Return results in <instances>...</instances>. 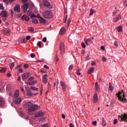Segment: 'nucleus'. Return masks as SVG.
Returning a JSON list of instances; mask_svg holds the SVG:
<instances>
[{
	"mask_svg": "<svg viewBox=\"0 0 127 127\" xmlns=\"http://www.w3.org/2000/svg\"><path fill=\"white\" fill-rule=\"evenodd\" d=\"M59 60V59H58V57H56L55 58H54V61L55 62H58Z\"/></svg>",
	"mask_w": 127,
	"mask_h": 127,
	"instance_id": "ea45409f",
	"label": "nucleus"
},
{
	"mask_svg": "<svg viewBox=\"0 0 127 127\" xmlns=\"http://www.w3.org/2000/svg\"><path fill=\"white\" fill-rule=\"evenodd\" d=\"M91 65L92 66H95V65H96V62H95V61H93L91 63Z\"/></svg>",
	"mask_w": 127,
	"mask_h": 127,
	"instance_id": "4d7b16f0",
	"label": "nucleus"
},
{
	"mask_svg": "<svg viewBox=\"0 0 127 127\" xmlns=\"http://www.w3.org/2000/svg\"><path fill=\"white\" fill-rule=\"evenodd\" d=\"M41 44H42V42H41V41H39L37 43V45H38V46H39V47H40V48H42V46L41 45Z\"/></svg>",
	"mask_w": 127,
	"mask_h": 127,
	"instance_id": "c9c22d12",
	"label": "nucleus"
},
{
	"mask_svg": "<svg viewBox=\"0 0 127 127\" xmlns=\"http://www.w3.org/2000/svg\"><path fill=\"white\" fill-rule=\"evenodd\" d=\"M109 91H111V92H113V91H114V87H113V86H112V85H111V82L109 83Z\"/></svg>",
	"mask_w": 127,
	"mask_h": 127,
	"instance_id": "2f4dec72",
	"label": "nucleus"
},
{
	"mask_svg": "<svg viewBox=\"0 0 127 127\" xmlns=\"http://www.w3.org/2000/svg\"><path fill=\"white\" fill-rule=\"evenodd\" d=\"M120 19H121V16L119 15L118 17H116V18H113V21L114 22H118L119 20H120Z\"/></svg>",
	"mask_w": 127,
	"mask_h": 127,
	"instance_id": "bb28decb",
	"label": "nucleus"
},
{
	"mask_svg": "<svg viewBox=\"0 0 127 127\" xmlns=\"http://www.w3.org/2000/svg\"><path fill=\"white\" fill-rule=\"evenodd\" d=\"M43 127H48V125L47 124H45Z\"/></svg>",
	"mask_w": 127,
	"mask_h": 127,
	"instance_id": "774afa93",
	"label": "nucleus"
},
{
	"mask_svg": "<svg viewBox=\"0 0 127 127\" xmlns=\"http://www.w3.org/2000/svg\"><path fill=\"white\" fill-rule=\"evenodd\" d=\"M23 67L26 69H27V68L29 67V65H28V64H26L23 65Z\"/></svg>",
	"mask_w": 127,
	"mask_h": 127,
	"instance_id": "79ce46f5",
	"label": "nucleus"
},
{
	"mask_svg": "<svg viewBox=\"0 0 127 127\" xmlns=\"http://www.w3.org/2000/svg\"><path fill=\"white\" fill-rule=\"evenodd\" d=\"M114 45H115V46H116V47H119V45L118 44V42H117V41H115Z\"/></svg>",
	"mask_w": 127,
	"mask_h": 127,
	"instance_id": "49530a36",
	"label": "nucleus"
},
{
	"mask_svg": "<svg viewBox=\"0 0 127 127\" xmlns=\"http://www.w3.org/2000/svg\"><path fill=\"white\" fill-rule=\"evenodd\" d=\"M38 110V105L35 104L32 105V106L28 109V113L30 116L33 114V112L37 111Z\"/></svg>",
	"mask_w": 127,
	"mask_h": 127,
	"instance_id": "7ed1b4c3",
	"label": "nucleus"
},
{
	"mask_svg": "<svg viewBox=\"0 0 127 127\" xmlns=\"http://www.w3.org/2000/svg\"><path fill=\"white\" fill-rule=\"evenodd\" d=\"M44 67H45L46 69H47L48 70H49V67L48 66H47V65L45 64L44 65Z\"/></svg>",
	"mask_w": 127,
	"mask_h": 127,
	"instance_id": "3c124183",
	"label": "nucleus"
},
{
	"mask_svg": "<svg viewBox=\"0 0 127 127\" xmlns=\"http://www.w3.org/2000/svg\"><path fill=\"white\" fill-rule=\"evenodd\" d=\"M92 125H93V126H97V121H93V122H92Z\"/></svg>",
	"mask_w": 127,
	"mask_h": 127,
	"instance_id": "864d4df0",
	"label": "nucleus"
},
{
	"mask_svg": "<svg viewBox=\"0 0 127 127\" xmlns=\"http://www.w3.org/2000/svg\"><path fill=\"white\" fill-rule=\"evenodd\" d=\"M6 71V68L4 67L0 69V73H4V72Z\"/></svg>",
	"mask_w": 127,
	"mask_h": 127,
	"instance_id": "72a5a7b5",
	"label": "nucleus"
},
{
	"mask_svg": "<svg viewBox=\"0 0 127 127\" xmlns=\"http://www.w3.org/2000/svg\"><path fill=\"white\" fill-rule=\"evenodd\" d=\"M44 0V4L45 5V6H50V5H51V4H50V2H49V1H47V0Z\"/></svg>",
	"mask_w": 127,
	"mask_h": 127,
	"instance_id": "412c9836",
	"label": "nucleus"
},
{
	"mask_svg": "<svg viewBox=\"0 0 127 127\" xmlns=\"http://www.w3.org/2000/svg\"><path fill=\"white\" fill-rule=\"evenodd\" d=\"M11 31L9 29H5L2 30V33L4 35H9Z\"/></svg>",
	"mask_w": 127,
	"mask_h": 127,
	"instance_id": "0eeeda50",
	"label": "nucleus"
},
{
	"mask_svg": "<svg viewBox=\"0 0 127 127\" xmlns=\"http://www.w3.org/2000/svg\"><path fill=\"white\" fill-rule=\"evenodd\" d=\"M21 91H22V92H24V88H23V87H21Z\"/></svg>",
	"mask_w": 127,
	"mask_h": 127,
	"instance_id": "338daca9",
	"label": "nucleus"
},
{
	"mask_svg": "<svg viewBox=\"0 0 127 127\" xmlns=\"http://www.w3.org/2000/svg\"><path fill=\"white\" fill-rule=\"evenodd\" d=\"M69 127H75V126H74V125L72 123H70L69 124Z\"/></svg>",
	"mask_w": 127,
	"mask_h": 127,
	"instance_id": "bf43d9fd",
	"label": "nucleus"
},
{
	"mask_svg": "<svg viewBox=\"0 0 127 127\" xmlns=\"http://www.w3.org/2000/svg\"><path fill=\"white\" fill-rule=\"evenodd\" d=\"M62 118L63 119H65V118H66V117L65 116V115H64V114H63V115H62Z\"/></svg>",
	"mask_w": 127,
	"mask_h": 127,
	"instance_id": "69168bd1",
	"label": "nucleus"
},
{
	"mask_svg": "<svg viewBox=\"0 0 127 127\" xmlns=\"http://www.w3.org/2000/svg\"><path fill=\"white\" fill-rule=\"evenodd\" d=\"M118 32H122L123 31V26H119L117 27Z\"/></svg>",
	"mask_w": 127,
	"mask_h": 127,
	"instance_id": "c85d7f7f",
	"label": "nucleus"
},
{
	"mask_svg": "<svg viewBox=\"0 0 127 127\" xmlns=\"http://www.w3.org/2000/svg\"><path fill=\"white\" fill-rule=\"evenodd\" d=\"M60 84H61V87H62L63 88V91L65 92V91L66 90V83H65V82L63 81H61Z\"/></svg>",
	"mask_w": 127,
	"mask_h": 127,
	"instance_id": "ddd939ff",
	"label": "nucleus"
},
{
	"mask_svg": "<svg viewBox=\"0 0 127 127\" xmlns=\"http://www.w3.org/2000/svg\"><path fill=\"white\" fill-rule=\"evenodd\" d=\"M122 91H119L118 93L116 94L117 97H118V99L121 102H123V103H126L127 100L125 98V93H124V90H122Z\"/></svg>",
	"mask_w": 127,
	"mask_h": 127,
	"instance_id": "f03ea898",
	"label": "nucleus"
},
{
	"mask_svg": "<svg viewBox=\"0 0 127 127\" xmlns=\"http://www.w3.org/2000/svg\"><path fill=\"white\" fill-rule=\"evenodd\" d=\"M84 42L85 43V44L86 45L89 46L90 44L89 43H93V41L91 39V38H88V39H84Z\"/></svg>",
	"mask_w": 127,
	"mask_h": 127,
	"instance_id": "9d476101",
	"label": "nucleus"
},
{
	"mask_svg": "<svg viewBox=\"0 0 127 127\" xmlns=\"http://www.w3.org/2000/svg\"><path fill=\"white\" fill-rule=\"evenodd\" d=\"M14 102L16 105H19L21 103V98L19 97L18 90H16L14 93Z\"/></svg>",
	"mask_w": 127,
	"mask_h": 127,
	"instance_id": "f257e3e1",
	"label": "nucleus"
},
{
	"mask_svg": "<svg viewBox=\"0 0 127 127\" xmlns=\"http://www.w3.org/2000/svg\"><path fill=\"white\" fill-rule=\"evenodd\" d=\"M72 69H73V65L71 64L68 67V70H72Z\"/></svg>",
	"mask_w": 127,
	"mask_h": 127,
	"instance_id": "a18cd8bd",
	"label": "nucleus"
},
{
	"mask_svg": "<svg viewBox=\"0 0 127 127\" xmlns=\"http://www.w3.org/2000/svg\"><path fill=\"white\" fill-rule=\"evenodd\" d=\"M98 95H97V94H94V96H93V101L94 103H97V102H98Z\"/></svg>",
	"mask_w": 127,
	"mask_h": 127,
	"instance_id": "393cba45",
	"label": "nucleus"
},
{
	"mask_svg": "<svg viewBox=\"0 0 127 127\" xmlns=\"http://www.w3.org/2000/svg\"><path fill=\"white\" fill-rule=\"evenodd\" d=\"M43 42H44V43L46 42V41H47V38H46V37H44V38L43 39Z\"/></svg>",
	"mask_w": 127,
	"mask_h": 127,
	"instance_id": "8fccbe9b",
	"label": "nucleus"
},
{
	"mask_svg": "<svg viewBox=\"0 0 127 127\" xmlns=\"http://www.w3.org/2000/svg\"><path fill=\"white\" fill-rule=\"evenodd\" d=\"M37 18H39V19H40V17H40V15H39V14H37V16L36 17Z\"/></svg>",
	"mask_w": 127,
	"mask_h": 127,
	"instance_id": "13d9d810",
	"label": "nucleus"
},
{
	"mask_svg": "<svg viewBox=\"0 0 127 127\" xmlns=\"http://www.w3.org/2000/svg\"><path fill=\"white\" fill-rule=\"evenodd\" d=\"M7 77H8V78L11 77V74L10 73H7L6 75Z\"/></svg>",
	"mask_w": 127,
	"mask_h": 127,
	"instance_id": "680f3d73",
	"label": "nucleus"
},
{
	"mask_svg": "<svg viewBox=\"0 0 127 127\" xmlns=\"http://www.w3.org/2000/svg\"><path fill=\"white\" fill-rule=\"evenodd\" d=\"M124 4L125 6L127 7V0H125Z\"/></svg>",
	"mask_w": 127,
	"mask_h": 127,
	"instance_id": "de8ad7c7",
	"label": "nucleus"
},
{
	"mask_svg": "<svg viewBox=\"0 0 127 127\" xmlns=\"http://www.w3.org/2000/svg\"><path fill=\"white\" fill-rule=\"evenodd\" d=\"M43 116H44V112L42 111H39L35 114L36 118H40L41 117H43Z\"/></svg>",
	"mask_w": 127,
	"mask_h": 127,
	"instance_id": "6e6552de",
	"label": "nucleus"
},
{
	"mask_svg": "<svg viewBox=\"0 0 127 127\" xmlns=\"http://www.w3.org/2000/svg\"><path fill=\"white\" fill-rule=\"evenodd\" d=\"M31 89L33 90V91H36V92H38V88L35 87H31Z\"/></svg>",
	"mask_w": 127,
	"mask_h": 127,
	"instance_id": "f704fd0d",
	"label": "nucleus"
},
{
	"mask_svg": "<svg viewBox=\"0 0 127 127\" xmlns=\"http://www.w3.org/2000/svg\"><path fill=\"white\" fill-rule=\"evenodd\" d=\"M34 77H31L29 78L28 80L27 81V85H34V84L36 83L37 82L36 80H34Z\"/></svg>",
	"mask_w": 127,
	"mask_h": 127,
	"instance_id": "423d86ee",
	"label": "nucleus"
},
{
	"mask_svg": "<svg viewBox=\"0 0 127 127\" xmlns=\"http://www.w3.org/2000/svg\"><path fill=\"white\" fill-rule=\"evenodd\" d=\"M76 74L77 75H78V76H80V75H81V73H80V71H79V70L78 69L77 71H76Z\"/></svg>",
	"mask_w": 127,
	"mask_h": 127,
	"instance_id": "09e8293b",
	"label": "nucleus"
},
{
	"mask_svg": "<svg viewBox=\"0 0 127 127\" xmlns=\"http://www.w3.org/2000/svg\"><path fill=\"white\" fill-rule=\"evenodd\" d=\"M32 22L35 24H38V20L36 18H32Z\"/></svg>",
	"mask_w": 127,
	"mask_h": 127,
	"instance_id": "cd10ccee",
	"label": "nucleus"
},
{
	"mask_svg": "<svg viewBox=\"0 0 127 127\" xmlns=\"http://www.w3.org/2000/svg\"><path fill=\"white\" fill-rule=\"evenodd\" d=\"M94 67H91L87 71V74H88V75H90V74H92V73H93V72H94Z\"/></svg>",
	"mask_w": 127,
	"mask_h": 127,
	"instance_id": "b1692460",
	"label": "nucleus"
},
{
	"mask_svg": "<svg viewBox=\"0 0 127 127\" xmlns=\"http://www.w3.org/2000/svg\"><path fill=\"white\" fill-rule=\"evenodd\" d=\"M29 6V4H28V3L24 4L23 7V10L24 12H26V11H27V9H28Z\"/></svg>",
	"mask_w": 127,
	"mask_h": 127,
	"instance_id": "4468645a",
	"label": "nucleus"
},
{
	"mask_svg": "<svg viewBox=\"0 0 127 127\" xmlns=\"http://www.w3.org/2000/svg\"><path fill=\"white\" fill-rule=\"evenodd\" d=\"M48 75L47 74H45L44 75L42 76L43 78V82L44 84H47V82H48V79L46 77H47Z\"/></svg>",
	"mask_w": 127,
	"mask_h": 127,
	"instance_id": "9b49d317",
	"label": "nucleus"
},
{
	"mask_svg": "<svg viewBox=\"0 0 127 127\" xmlns=\"http://www.w3.org/2000/svg\"><path fill=\"white\" fill-rule=\"evenodd\" d=\"M30 57L31 58H34L35 57V54L32 53L30 54Z\"/></svg>",
	"mask_w": 127,
	"mask_h": 127,
	"instance_id": "37998d69",
	"label": "nucleus"
},
{
	"mask_svg": "<svg viewBox=\"0 0 127 127\" xmlns=\"http://www.w3.org/2000/svg\"><path fill=\"white\" fill-rule=\"evenodd\" d=\"M18 42H20V43H25V37H21L19 38Z\"/></svg>",
	"mask_w": 127,
	"mask_h": 127,
	"instance_id": "f3484780",
	"label": "nucleus"
},
{
	"mask_svg": "<svg viewBox=\"0 0 127 127\" xmlns=\"http://www.w3.org/2000/svg\"><path fill=\"white\" fill-rule=\"evenodd\" d=\"M102 61H103V62H106V61H107V59H106V58H105V57H103L102 58Z\"/></svg>",
	"mask_w": 127,
	"mask_h": 127,
	"instance_id": "603ef678",
	"label": "nucleus"
},
{
	"mask_svg": "<svg viewBox=\"0 0 127 127\" xmlns=\"http://www.w3.org/2000/svg\"><path fill=\"white\" fill-rule=\"evenodd\" d=\"M66 32V29L64 27H63L61 29V30L60 31V34L61 35H63Z\"/></svg>",
	"mask_w": 127,
	"mask_h": 127,
	"instance_id": "aec40b11",
	"label": "nucleus"
},
{
	"mask_svg": "<svg viewBox=\"0 0 127 127\" xmlns=\"http://www.w3.org/2000/svg\"><path fill=\"white\" fill-rule=\"evenodd\" d=\"M31 17H33V18H35V17H36V15L33 14L31 15Z\"/></svg>",
	"mask_w": 127,
	"mask_h": 127,
	"instance_id": "0e129e2a",
	"label": "nucleus"
},
{
	"mask_svg": "<svg viewBox=\"0 0 127 127\" xmlns=\"http://www.w3.org/2000/svg\"><path fill=\"white\" fill-rule=\"evenodd\" d=\"M19 72H20V73H22V72H23V69H22V68H19Z\"/></svg>",
	"mask_w": 127,
	"mask_h": 127,
	"instance_id": "052dcab7",
	"label": "nucleus"
},
{
	"mask_svg": "<svg viewBox=\"0 0 127 127\" xmlns=\"http://www.w3.org/2000/svg\"><path fill=\"white\" fill-rule=\"evenodd\" d=\"M0 92L1 93H3V92H4V88L3 87H1L0 89Z\"/></svg>",
	"mask_w": 127,
	"mask_h": 127,
	"instance_id": "c03bdc74",
	"label": "nucleus"
},
{
	"mask_svg": "<svg viewBox=\"0 0 127 127\" xmlns=\"http://www.w3.org/2000/svg\"><path fill=\"white\" fill-rule=\"evenodd\" d=\"M30 38H31V37H30V36H27L26 37V39H27V40H29Z\"/></svg>",
	"mask_w": 127,
	"mask_h": 127,
	"instance_id": "5fc2aeb1",
	"label": "nucleus"
},
{
	"mask_svg": "<svg viewBox=\"0 0 127 127\" xmlns=\"http://www.w3.org/2000/svg\"><path fill=\"white\" fill-rule=\"evenodd\" d=\"M28 29L29 31H30L31 32H33V31H34V28H33V27L28 28Z\"/></svg>",
	"mask_w": 127,
	"mask_h": 127,
	"instance_id": "e433bc0d",
	"label": "nucleus"
},
{
	"mask_svg": "<svg viewBox=\"0 0 127 127\" xmlns=\"http://www.w3.org/2000/svg\"><path fill=\"white\" fill-rule=\"evenodd\" d=\"M102 125L103 127H106L107 126V123L105 121L104 118H102Z\"/></svg>",
	"mask_w": 127,
	"mask_h": 127,
	"instance_id": "c756f323",
	"label": "nucleus"
},
{
	"mask_svg": "<svg viewBox=\"0 0 127 127\" xmlns=\"http://www.w3.org/2000/svg\"><path fill=\"white\" fill-rule=\"evenodd\" d=\"M81 46H82V48H86V44H85V43H84V42H82L81 43Z\"/></svg>",
	"mask_w": 127,
	"mask_h": 127,
	"instance_id": "58836bf2",
	"label": "nucleus"
},
{
	"mask_svg": "<svg viewBox=\"0 0 127 127\" xmlns=\"http://www.w3.org/2000/svg\"><path fill=\"white\" fill-rule=\"evenodd\" d=\"M39 20L41 23H43L44 24H46V20H45L43 17H40V19H39Z\"/></svg>",
	"mask_w": 127,
	"mask_h": 127,
	"instance_id": "5701e85b",
	"label": "nucleus"
},
{
	"mask_svg": "<svg viewBox=\"0 0 127 127\" xmlns=\"http://www.w3.org/2000/svg\"><path fill=\"white\" fill-rule=\"evenodd\" d=\"M114 125H117L118 124V119H115L113 122Z\"/></svg>",
	"mask_w": 127,
	"mask_h": 127,
	"instance_id": "a19ab883",
	"label": "nucleus"
},
{
	"mask_svg": "<svg viewBox=\"0 0 127 127\" xmlns=\"http://www.w3.org/2000/svg\"><path fill=\"white\" fill-rule=\"evenodd\" d=\"M27 95H28V96H30V97H31V96H32L33 94L31 92H28Z\"/></svg>",
	"mask_w": 127,
	"mask_h": 127,
	"instance_id": "6e6d98bb",
	"label": "nucleus"
},
{
	"mask_svg": "<svg viewBox=\"0 0 127 127\" xmlns=\"http://www.w3.org/2000/svg\"><path fill=\"white\" fill-rule=\"evenodd\" d=\"M10 89H11V85L8 84L6 86V90L7 91H10Z\"/></svg>",
	"mask_w": 127,
	"mask_h": 127,
	"instance_id": "473e14b6",
	"label": "nucleus"
},
{
	"mask_svg": "<svg viewBox=\"0 0 127 127\" xmlns=\"http://www.w3.org/2000/svg\"><path fill=\"white\" fill-rule=\"evenodd\" d=\"M42 15L44 18H52L53 16L52 12L50 11H45L43 12Z\"/></svg>",
	"mask_w": 127,
	"mask_h": 127,
	"instance_id": "20e7f679",
	"label": "nucleus"
},
{
	"mask_svg": "<svg viewBox=\"0 0 127 127\" xmlns=\"http://www.w3.org/2000/svg\"><path fill=\"white\" fill-rule=\"evenodd\" d=\"M118 120L120 122H125L127 123V114L125 113L121 116H118Z\"/></svg>",
	"mask_w": 127,
	"mask_h": 127,
	"instance_id": "39448f33",
	"label": "nucleus"
},
{
	"mask_svg": "<svg viewBox=\"0 0 127 127\" xmlns=\"http://www.w3.org/2000/svg\"><path fill=\"white\" fill-rule=\"evenodd\" d=\"M60 50H61V54H62V55H63V54H64V50H65L64 44L63 43H61L60 44Z\"/></svg>",
	"mask_w": 127,
	"mask_h": 127,
	"instance_id": "1a4fd4ad",
	"label": "nucleus"
},
{
	"mask_svg": "<svg viewBox=\"0 0 127 127\" xmlns=\"http://www.w3.org/2000/svg\"><path fill=\"white\" fill-rule=\"evenodd\" d=\"M5 104V102L4 101V99L0 97V107H3Z\"/></svg>",
	"mask_w": 127,
	"mask_h": 127,
	"instance_id": "2eb2a0df",
	"label": "nucleus"
},
{
	"mask_svg": "<svg viewBox=\"0 0 127 127\" xmlns=\"http://www.w3.org/2000/svg\"><path fill=\"white\" fill-rule=\"evenodd\" d=\"M32 106V103L31 102H27L26 104H25V107L29 109H30V108H31Z\"/></svg>",
	"mask_w": 127,
	"mask_h": 127,
	"instance_id": "4be33fe9",
	"label": "nucleus"
},
{
	"mask_svg": "<svg viewBox=\"0 0 127 127\" xmlns=\"http://www.w3.org/2000/svg\"><path fill=\"white\" fill-rule=\"evenodd\" d=\"M94 12H95V11L92 8L90 9V13L89 14V15H92V14H94Z\"/></svg>",
	"mask_w": 127,
	"mask_h": 127,
	"instance_id": "4c0bfd02",
	"label": "nucleus"
},
{
	"mask_svg": "<svg viewBox=\"0 0 127 127\" xmlns=\"http://www.w3.org/2000/svg\"><path fill=\"white\" fill-rule=\"evenodd\" d=\"M95 89L96 90V91L97 92H100V87H99V85L98 84L97 82H96L95 83Z\"/></svg>",
	"mask_w": 127,
	"mask_h": 127,
	"instance_id": "a878e982",
	"label": "nucleus"
},
{
	"mask_svg": "<svg viewBox=\"0 0 127 127\" xmlns=\"http://www.w3.org/2000/svg\"><path fill=\"white\" fill-rule=\"evenodd\" d=\"M14 10L17 11V12H20V6L19 5H16L15 7H14Z\"/></svg>",
	"mask_w": 127,
	"mask_h": 127,
	"instance_id": "dca6fc26",
	"label": "nucleus"
},
{
	"mask_svg": "<svg viewBox=\"0 0 127 127\" xmlns=\"http://www.w3.org/2000/svg\"><path fill=\"white\" fill-rule=\"evenodd\" d=\"M7 14V12L6 11H3L1 13H0V15L2 17H6Z\"/></svg>",
	"mask_w": 127,
	"mask_h": 127,
	"instance_id": "6ab92c4d",
	"label": "nucleus"
},
{
	"mask_svg": "<svg viewBox=\"0 0 127 127\" xmlns=\"http://www.w3.org/2000/svg\"><path fill=\"white\" fill-rule=\"evenodd\" d=\"M101 50H103V51L105 50V47L101 46Z\"/></svg>",
	"mask_w": 127,
	"mask_h": 127,
	"instance_id": "e2e57ef3",
	"label": "nucleus"
},
{
	"mask_svg": "<svg viewBox=\"0 0 127 127\" xmlns=\"http://www.w3.org/2000/svg\"><path fill=\"white\" fill-rule=\"evenodd\" d=\"M30 75V72L24 73L22 75V78L23 79V80H25V79H27V78H28V77H29Z\"/></svg>",
	"mask_w": 127,
	"mask_h": 127,
	"instance_id": "f8f14e48",
	"label": "nucleus"
},
{
	"mask_svg": "<svg viewBox=\"0 0 127 127\" xmlns=\"http://www.w3.org/2000/svg\"><path fill=\"white\" fill-rule=\"evenodd\" d=\"M22 19L25 20L26 21H28L30 20V18L26 15H24L22 16Z\"/></svg>",
	"mask_w": 127,
	"mask_h": 127,
	"instance_id": "a211bd4d",
	"label": "nucleus"
},
{
	"mask_svg": "<svg viewBox=\"0 0 127 127\" xmlns=\"http://www.w3.org/2000/svg\"><path fill=\"white\" fill-rule=\"evenodd\" d=\"M10 69L12 70L13 69V67H14V63H12L9 64Z\"/></svg>",
	"mask_w": 127,
	"mask_h": 127,
	"instance_id": "7c9ffc66",
	"label": "nucleus"
}]
</instances>
